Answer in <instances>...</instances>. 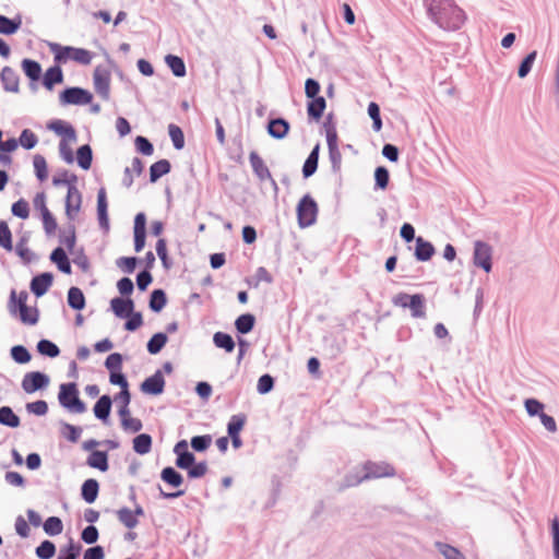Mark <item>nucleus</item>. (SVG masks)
I'll return each mask as SVG.
<instances>
[{"mask_svg": "<svg viewBox=\"0 0 559 559\" xmlns=\"http://www.w3.org/2000/svg\"><path fill=\"white\" fill-rule=\"evenodd\" d=\"M364 471L365 474L358 481L370 478L392 477L395 475L394 467L388 463L367 462L364 465Z\"/></svg>", "mask_w": 559, "mask_h": 559, "instance_id": "6e6552de", "label": "nucleus"}, {"mask_svg": "<svg viewBox=\"0 0 559 559\" xmlns=\"http://www.w3.org/2000/svg\"><path fill=\"white\" fill-rule=\"evenodd\" d=\"M11 210H12L13 215H15L20 218L26 219L29 216L28 203L23 199H20L19 201L13 203Z\"/></svg>", "mask_w": 559, "mask_h": 559, "instance_id": "4d7b16f0", "label": "nucleus"}, {"mask_svg": "<svg viewBox=\"0 0 559 559\" xmlns=\"http://www.w3.org/2000/svg\"><path fill=\"white\" fill-rule=\"evenodd\" d=\"M368 114H369L370 118L372 119V127H373L374 131H380L382 128V120L380 117V108H379L378 104L371 102L368 105Z\"/></svg>", "mask_w": 559, "mask_h": 559, "instance_id": "864d4df0", "label": "nucleus"}, {"mask_svg": "<svg viewBox=\"0 0 559 559\" xmlns=\"http://www.w3.org/2000/svg\"><path fill=\"white\" fill-rule=\"evenodd\" d=\"M170 171V163L167 159H160L154 163L150 168V180L157 181L162 176Z\"/></svg>", "mask_w": 559, "mask_h": 559, "instance_id": "a878e982", "label": "nucleus"}, {"mask_svg": "<svg viewBox=\"0 0 559 559\" xmlns=\"http://www.w3.org/2000/svg\"><path fill=\"white\" fill-rule=\"evenodd\" d=\"M20 144L26 150L33 148L37 144L36 134L28 129L23 130L20 135Z\"/></svg>", "mask_w": 559, "mask_h": 559, "instance_id": "6e6d98bb", "label": "nucleus"}, {"mask_svg": "<svg viewBox=\"0 0 559 559\" xmlns=\"http://www.w3.org/2000/svg\"><path fill=\"white\" fill-rule=\"evenodd\" d=\"M289 131V123L282 118L273 119L269 122L267 132L275 139H283Z\"/></svg>", "mask_w": 559, "mask_h": 559, "instance_id": "f3484780", "label": "nucleus"}, {"mask_svg": "<svg viewBox=\"0 0 559 559\" xmlns=\"http://www.w3.org/2000/svg\"><path fill=\"white\" fill-rule=\"evenodd\" d=\"M11 356L19 364H27L31 360V354L22 345L13 346L11 349Z\"/></svg>", "mask_w": 559, "mask_h": 559, "instance_id": "603ef678", "label": "nucleus"}, {"mask_svg": "<svg viewBox=\"0 0 559 559\" xmlns=\"http://www.w3.org/2000/svg\"><path fill=\"white\" fill-rule=\"evenodd\" d=\"M326 107V103L324 97L318 96L314 98H311V100L308 103L307 106V112L308 116L314 120H319Z\"/></svg>", "mask_w": 559, "mask_h": 559, "instance_id": "4be33fe9", "label": "nucleus"}, {"mask_svg": "<svg viewBox=\"0 0 559 559\" xmlns=\"http://www.w3.org/2000/svg\"><path fill=\"white\" fill-rule=\"evenodd\" d=\"M34 169L37 178L44 181L48 177L47 163L44 156L35 155L33 160Z\"/></svg>", "mask_w": 559, "mask_h": 559, "instance_id": "09e8293b", "label": "nucleus"}, {"mask_svg": "<svg viewBox=\"0 0 559 559\" xmlns=\"http://www.w3.org/2000/svg\"><path fill=\"white\" fill-rule=\"evenodd\" d=\"M114 313L119 318H127L133 312L134 304L132 299L114 298L110 301Z\"/></svg>", "mask_w": 559, "mask_h": 559, "instance_id": "dca6fc26", "label": "nucleus"}, {"mask_svg": "<svg viewBox=\"0 0 559 559\" xmlns=\"http://www.w3.org/2000/svg\"><path fill=\"white\" fill-rule=\"evenodd\" d=\"M167 343V335L164 333L154 334L147 343V350L150 354H157Z\"/></svg>", "mask_w": 559, "mask_h": 559, "instance_id": "37998d69", "label": "nucleus"}, {"mask_svg": "<svg viewBox=\"0 0 559 559\" xmlns=\"http://www.w3.org/2000/svg\"><path fill=\"white\" fill-rule=\"evenodd\" d=\"M491 259L492 248L486 242L476 241L473 255L474 264L489 273L491 271Z\"/></svg>", "mask_w": 559, "mask_h": 559, "instance_id": "0eeeda50", "label": "nucleus"}, {"mask_svg": "<svg viewBox=\"0 0 559 559\" xmlns=\"http://www.w3.org/2000/svg\"><path fill=\"white\" fill-rule=\"evenodd\" d=\"M37 350L41 354V355H45V356H48V357H57L60 353L58 346L48 341V340H41L38 342L37 344Z\"/></svg>", "mask_w": 559, "mask_h": 559, "instance_id": "49530a36", "label": "nucleus"}, {"mask_svg": "<svg viewBox=\"0 0 559 559\" xmlns=\"http://www.w3.org/2000/svg\"><path fill=\"white\" fill-rule=\"evenodd\" d=\"M319 147L316 146L312 152L309 154L308 158L306 159L304 167H302V174L305 177H310L313 175L318 167V159H319Z\"/></svg>", "mask_w": 559, "mask_h": 559, "instance_id": "e433bc0d", "label": "nucleus"}, {"mask_svg": "<svg viewBox=\"0 0 559 559\" xmlns=\"http://www.w3.org/2000/svg\"><path fill=\"white\" fill-rule=\"evenodd\" d=\"M0 247L9 252L13 250L12 233L4 221H0Z\"/></svg>", "mask_w": 559, "mask_h": 559, "instance_id": "58836bf2", "label": "nucleus"}, {"mask_svg": "<svg viewBox=\"0 0 559 559\" xmlns=\"http://www.w3.org/2000/svg\"><path fill=\"white\" fill-rule=\"evenodd\" d=\"M247 417L245 414H237L231 416L229 423H228V435L229 436H237L240 433V431L243 429L246 424Z\"/></svg>", "mask_w": 559, "mask_h": 559, "instance_id": "79ce46f5", "label": "nucleus"}, {"mask_svg": "<svg viewBox=\"0 0 559 559\" xmlns=\"http://www.w3.org/2000/svg\"><path fill=\"white\" fill-rule=\"evenodd\" d=\"M58 399L63 407L73 413L82 414L86 411L85 404L79 399L75 383L61 384Z\"/></svg>", "mask_w": 559, "mask_h": 559, "instance_id": "20e7f679", "label": "nucleus"}, {"mask_svg": "<svg viewBox=\"0 0 559 559\" xmlns=\"http://www.w3.org/2000/svg\"><path fill=\"white\" fill-rule=\"evenodd\" d=\"M94 87L100 96L107 98L109 95V78L107 75L99 73L98 71H95Z\"/></svg>", "mask_w": 559, "mask_h": 559, "instance_id": "473e14b6", "label": "nucleus"}, {"mask_svg": "<svg viewBox=\"0 0 559 559\" xmlns=\"http://www.w3.org/2000/svg\"><path fill=\"white\" fill-rule=\"evenodd\" d=\"M194 463V455L187 451L180 452L176 460V465L179 468L188 469Z\"/></svg>", "mask_w": 559, "mask_h": 559, "instance_id": "680f3d73", "label": "nucleus"}, {"mask_svg": "<svg viewBox=\"0 0 559 559\" xmlns=\"http://www.w3.org/2000/svg\"><path fill=\"white\" fill-rule=\"evenodd\" d=\"M525 408H526V412L531 415V416H535V415H538L540 416V414H543L544 412V405L535 400V399H528L525 401Z\"/></svg>", "mask_w": 559, "mask_h": 559, "instance_id": "338daca9", "label": "nucleus"}, {"mask_svg": "<svg viewBox=\"0 0 559 559\" xmlns=\"http://www.w3.org/2000/svg\"><path fill=\"white\" fill-rule=\"evenodd\" d=\"M318 215V204L309 195L306 194L297 205V218L300 227H309L314 224Z\"/></svg>", "mask_w": 559, "mask_h": 559, "instance_id": "39448f33", "label": "nucleus"}, {"mask_svg": "<svg viewBox=\"0 0 559 559\" xmlns=\"http://www.w3.org/2000/svg\"><path fill=\"white\" fill-rule=\"evenodd\" d=\"M169 136L177 150H181L185 145V136L182 130L176 124H169L168 127Z\"/></svg>", "mask_w": 559, "mask_h": 559, "instance_id": "8fccbe9b", "label": "nucleus"}, {"mask_svg": "<svg viewBox=\"0 0 559 559\" xmlns=\"http://www.w3.org/2000/svg\"><path fill=\"white\" fill-rule=\"evenodd\" d=\"M87 464L91 467L97 468L102 472H106L108 469V456L104 451H94L90 454L87 459Z\"/></svg>", "mask_w": 559, "mask_h": 559, "instance_id": "393cba45", "label": "nucleus"}, {"mask_svg": "<svg viewBox=\"0 0 559 559\" xmlns=\"http://www.w3.org/2000/svg\"><path fill=\"white\" fill-rule=\"evenodd\" d=\"M49 129H51L59 135L68 136L71 142H74L76 140L75 130L73 129V127L61 120L51 122L49 124Z\"/></svg>", "mask_w": 559, "mask_h": 559, "instance_id": "c85d7f7f", "label": "nucleus"}, {"mask_svg": "<svg viewBox=\"0 0 559 559\" xmlns=\"http://www.w3.org/2000/svg\"><path fill=\"white\" fill-rule=\"evenodd\" d=\"M56 552V547L50 540H44L37 548L36 555L40 559H50Z\"/></svg>", "mask_w": 559, "mask_h": 559, "instance_id": "3c124183", "label": "nucleus"}, {"mask_svg": "<svg viewBox=\"0 0 559 559\" xmlns=\"http://www.w3.org/2000/svg\"><path fill=\"white\" fill-rule=\"evenodd\" d=\"M250 165L254 171V174L261 179L264 180L271 177L270 170L266 167L265 163L261 158V156L257 152H251L249 155Z\"/></svg>", "mask_w": 559, "mask_h": 559, "instance_id": "a211bd4d", "label": "nucleus"}, {"mask_svg": "<svg viewBox=\"0 0 559 559\" xmlns=\"http://www.w3.org/2000/svg\"><path fill=\"white\" fill-rule=\"evenodd\" d=\"M21 26V21H13L4 15H0V33L5 35L14 34Z\"/></svg>", "mask_w": 559, "mask_h": 559, "instance_id": "de8ad7c7", "label": "nucleus"}, {"mask_svg": "<svg viewBox=\"0 0 559 559\" xmlns=\"http://www.w3.org/2000/svg\"><path fill=\"white\" fill-rule=\"evenodd\" d=\"M536 56H537V52L534 50L523 59V61L521 62V64L519 67V72H518L520 78H525L528 74V72L531 71L532 66L536 59Z\"/></svg>", "mask_w": 559, "mask_h": 559, "instance_id": "5fc2aeb1", "label": "nucleus"}, {"mask_svg": "<svg viewBox=\"0 0 559 559\" xmlns=\"http://www.w3.org/2000/svg\"><path fill=\"white\" fill-rule=\"evenodd\" d=\"M151 448H152V438L150 435L142 433V435L136 436L133 439V450L138 454H141V455L146 454L151 451Z\"/></svg>", "mask_w": 559, "mask_h": 559, "instance_id": "7c9ffc66", "label": "nucleus"}, {"mask_svg": "<svg viewBox=\"0 0 559 559\" xmlns=\"http://www.w3.org/2000/svg\"><path fill=\"white\" fill-rule=\"evenodd\" d=\"M254 317L250 313L241 314L236 319L235 326L241 334L249 333L254 325Z\"/></svg>", "mask_w": 559, "mask_h": 559, "instance_id": "4c0bfd02", "label": "nucleus"}, {"mask_svg": "<svg viewBox=\"0 0 559 559\" xmlns=\"http://www.w3.org/2000/svg\"><path fill=\"white\" fill-rule=\"evenodd\" d=\"M144 514L143 508L136 506L134 510L129 508H121L117 511L118 520L127 527L134 528L139 523V516Z\"/></svg>", "mask_w": 559, "mask_h": 559, "instance_id": "9d476101", "label": "nucleus"}, {"mask_svg": "<svg viewBox=\"0 0 559 559\" xmlns=\"http://www.w3.org/2000/svg\"><path fill=\"white\" fill-rule=\"evenodd\" d=\"M92 99L93 95L81 87H69L60 94L62 105H87Z\"/></svg>", "mask_w": 559, "mask_h": 559, "instance_id": "423d86ee", "label": "nucleus"}, {"mask_svg": "<svg viewBox=\"0 0 559 559\" xmlns=\"http://www.w3.org/2000/svg\"><path fill=\"white\" fill-rule=\"evenodd\" d=\"M145 215L136 214L134 218V250L140 252L145 246Z\"/></svg>", "mask_w": 559, "mask_h": 559, "instance_id": "ddd939ff", "label": "nucleus"}, {"mask_svg": "<svg viewBox=\"0 0 559 559\" xmlns=\"http://www.w3.org/2000/svg\"><path fill=\"white\" fill-rule=\"evenodd\" d=\"M165 380L160 371L155 372L153 376L146 378L142 384L141 390L144 393L157 395L164 391Z\"/></svg>", "mask_w": 559, "mask_h": 559, "instance_id": "9b49d317", "label": "nucleus"}, {"mask_svg": "<svg viewBox=\"0 0 559 559\" xmlns=\"http://www.w3.org/2000/svg\"><path fill=\"white\" fill-rule=\"evenodd\" d=\"M52 284V275L50 273H43L35 276L31 282V289L37 297L43 296Z\"/></svg>", "mask_w": 559, "mask_h": 559, "instance_id": "2eb2a0df", "label": "nucleus"}, {"mask_svg": "<svg viewBox=\"0 0 559 559\" xmlns=\"http://www.w3.org/2000/svg\"><path fill=\"white\" fill-rule=\"evenodd\" d=\"M428 12L435 22L447 31H456L465 22L464 11L452 0H431Z\"/></svg>", "mask_w": 559, "mask_h": 559, "instance_id": "f257e3e1", "label": "nucleus"}, {"mask_svg": "<svg viewBox=\"0 0 559 559\" xmlns=\"http://www.w3.org/2000/svg\"><path fill=\"white\" fill-rule=\"evenodd\" d=\"M551 533L554 540V555L556 559H559V520L555 518L551 521Z\"/></svg>", "mask_w": 559, "mask_h": 559, "instance_id": "774afa93", "label": "nucleus"}, {"mask_svg": "<svg viewBox=\"0 0 559 559\" xmlns=\"http://www.w3.org/2000/svg\"><path fill=\"white\" fill-rule=\"evenodd\" d=\"M22 68L24 73L33 81H36L40 78L41 67L37 61L31 59H24L22 61Z\"/></svg>", "mask_w": 559, "mask_h": 559, "instance_id": "f704fd0d", "label": "nucleus"}, {"mask_svg": "<svg viewBox=\"0 0 559 559\" xmlns=\"http://www.w3.org/2000/svg\"><path fill=\"white\" fill-rule=\"evenodd\" d=\"M439 549L447 559H465L464 555L459 549L450 545L440 544Z\"/></svg>", "mask_w": 559, "mask_h": 559, "instance_id": "052dcab7", "label": "nucleus"}, {"mask_svg": "<svg viewBox=\"0 0 559 559\" xmlns=\"http://www.w3.org/2000/svg\"><path fill=\"white\" fill-rule=\"evenodd\" d=\"M81 203L82 195L80 191L74 186H70L66 200V212L68 217L73 218L79 213Z\"/></svg>", "mask_w": 559, "mask_h": 559, "instance_id": "f8f14e48", "label": "nucleus"}, {"mask_svg": "<svg viewBox=\"0 0 559 559\" xmlns=\"http://www.w3.org/2000/svg\"><path fill=\"white\" fill-rule=\"evenodd\" d=\"M1 81L7 92L17 93L20 90V78L17 72L10 68L4 67L1 71Z\"/></svg>", "mask_w": 559, "mask_h": 559, "instance_id": "4468645a", "label": "nucleus"}, {"mask_svg": "<svg viewBox=\"0 0 559 559\" xmlns=\"http://www.w3.org/2000/svg\"><path fill=\"white\" fill-rule=\"evenodd\" d=\"M160 478L173 487H179L183 481L182 476L173 467H165L160 473Z\"/></svg>", "mask_w": 559, "mask_h": 559, "instance_id": "72a5a7b5", "label": "nucleus"}, {"mask_svg": "<svg viewBox=\"0 0 559 559\" xmlns=\"http://www.w3.org/2000/svg\"><path fill=\"white\" fill-rule=\"evenodd\" d=\"M412 311L414 318H424L425 312V297L421 294L412 295V300L407 307Z\"/></svg>", "mask_w": 559, "mask_h": 559, "instance_id": "2f4dec72", "label": "nucleus"}, {"mask_svg": "<svg viewBox=\"0 0 559 559\" xmlns=\"http://www.w3.org/2000/svg\"><path fill=\"white\" fill-rule=\"evenodd\" d=\"M50 51L55 56V61L58 63H66L73 60L80 64H90L93 59V53L84 48H74L70 46H61L59 44H50Z\"/></svg>", "mask_w": 559, "mask_h": 559, "instance_id": "7ed1b4c3", "label": "nucleus"}, {"mask_svg": "<svg viewBox=\"0 0 559 559\" xmlns=\"http://www.w3.org/2000/svg\"><path fill=\"white\" fill-rule=\"evenodd\" d=\"M107 197L104 188L99 189L97 194V215L102 227L108 228V214H107Z\"/></svg>", "mask_w": 559, "mask_h": 559, "instance_id": "6ab92c4d", "label": "nucleus"}, {"mask_svg": "<svg viewBox=\"0 0 559 559\" xmlns=\"http://www.w3.org/2000/svg\"><path fill=\"white\" fill-rule=\"evenodd\" d=\"M63 81V74L59 67L49 68L44 75V86L51 91L56 84Z\"/></svg>", "mask_w": 559, "mask_h": 559, "instance_id": "b1692460", "label": "nucleus"}, {"mask_svg": "<svg viewBox=\"0 0 559 559\" xmlns=\"http://www.w3.org/2000/svg\"><path fill=\"white\" fill-rule=\"evenodd\" d=\"M62 530V521L57 516H50L44 523V531L50 536L59 535Z\"/></svg>", "mask_w": 559, "mask_h": 559, "instance_id": "a18cd8bd", "label": "nucleus"}, {"mask_svg": "<svg viewBox=\"0 0 559 559\" xmlns=\"http://www.w3.org/2000/svg\"><path fill=\"white\" fill-rule=\"evenodd\" d=\"M213 342L217 347L224 348L227 353H231L235 348V342L233 337L229 334L223 332H216L214 334Z\"/></svg>", "mask_w": 559, "mask_h": 559, "instance_id": "c9c22d12", "label": "nucleus"}, {"mask_svg": "<svg viewBox=\"0 0 559 559\" xmlns=\"http://www.w3.org/2000/svg\"><path fill=\"white\" fill-rule=\"evenodd\" d=\"M49 382L46 374L39 371H32L24 376L22 380V389L26 393H34L37 390L45 388Z\"/></svg>", "mask_w": 559, "mask_h": 559, "instance_id": "1a4fd4ad", "label": "nucleus"}, {"mask_svg": "<svg viewBox=\"0 0 559 559\" xmlns=\"http://www.w3.org/2000/svg\"><path fill=\"white\" fill-rule=\"evenodd\" d=\"M110 409L111 399L108 395L100 396L93 408L94 415L103 421H106L108 419Z\"/></svg>", "mask_w": 559, "mask_h": 559, "instance_id": "412c9836", "label": "nucleus"}, {"mask_svg": "<svg viewBox=\"0 0 559 559\" xmlns=\"http://www.w3.org/2000/svg\"><path fill=\"white\" fill-rule=\"evenodd\" d=\"M165 62L170 68L175 76L182 78L186 75V66L180 57L167 55L165 57Z\"/></svg>", "mask_w": 559, "mask_h": 559, "instance_id": "bb28decb", "label": "nucleus"}, {"mask_svg": "<svg viewBox=\"0 0 559 559\" xmlns=\"http://www.w3.org/2000/svg\"><path fill=\"white\" fill-rule=\"evenodd\" d=\"M376 183L380 189H385L389 185V171L384 167H378L374 171Z\"/></svg>", "mask_w": 559, "mask_h": 559, "instance_id": "69168bd1", "label": "nucleus"}, {"mask_svg": "<svg viewBox=\"0 0 559 559\" xmlns=\"http://www.w3.org/2000/svg\"><path fill=\"white\" fill-rule=\"evenodd\" d=\"M135 147L140 153L147 156L152 155L154 152L152 143L146 138L141 135L136 136L135 139Z\"/></svg>", "mask_w": 559, "mask_h": 559, "instance_id": "e2e57ef3", "label": "nucleus"}, {"mask_svg": "<svg viewBox=\"0 0 559 559\" xmlns=\"http://www.w3.org/2000/svg\"><path fill=\"white\" fill-rule=\"evenodd\" d=\"M0 424L15 428L20 425V418L8 406L0 408Z\"/></svg>", "mask_w": 559, "mask_h": 559, "instance_id": "ea45409f", "label": "nucleus"}, {"mask_svg": "<svg viewBox=\"0 0 559 559\" xmlns=\"http://www.w3.org/2000/svg\"><path fill=\"white\" fill-rule=\"evenodd\" d=\"M105 366L110 372L121 371L122 356L119 353L110 354L106 358Z\"/></svg>", "mask_w": 559, "mask_h": 559, "instance_id": "13d9d810", "label": "nucleus"}, {"mask_svg": "<svg viewBox=\"0 0 559 559\" xmlns=\"http://www.w3.org/2000/svg\"><path fill=\"white\" fill-rule=\"evenodd\" d=\"M98 495V483L95 479H87L82 486V497L87 503H93Z\"/></svg>", "mask_w": 559, "mask_h": 559, "instance_id": "cd10ccee", "label": "nucleus"}, {"mask_svg": "<svg viewBox=\"0 0 559 559\" xmlns=\"http://www.w3.org/2000/svg\"><path fill=\"white\" fill-rule=\"evenodd\" d=\"M435 253L433 246L421 237L416 239L415 255L419 261H428Z\"/></svg>", "mask_w": 559, "mask_h": 559, "instance_id": "5701e85b", "label": "nucleus"}, {"mask_svg": "<svg viewBox=\"0 0 559 559\" xmlns=\"http://www.w3.org/2000/svg\"><path fill=\"white\" fill-rule=\"evenodd\" d=\"M43 226L47 235L55 234L57 229V222L50 211H47L41 215Z\"/></svg>", "mask_w": 559, "mask_h": 559, "instance_id": "bf43d9fd", "label": "nucleus"}, {"mask_svg": "<svg viewBox=\"0 0 559 559\" xmlns=\"http://www.w3.org/2000/svg\"><path fill=\"white\" fill-rule=\"evenodd\" d=\"M68 304L75 310H82L85 307V297L78 287H71L68 292Z\"/></svg>", "mask_w": 559, "mask_h": 559, "instance_id": "c756f323", "label": "nucleus"}, {"mask_svg": "<svg viewBox=\"0 0 559 559\" xmlns=\"http://www.w3.org/2000/svg\"><path fill=\"white\" fill-rule=\"evenodd\" d=\"M92 150L88 145H82L76 152L78 164L85 170L92 165Z\"/></svg>", "mask_w": 559, "mask_h": 559, "instance_id": "a19ab883", "label": "nucleus"}, {"mask_svg": "<svg viewBox=\"0 0 559 559\" xmlns=\"http://www.w3.org/2000/svg\"><path fill=\"white\" fill-rule=\"evenodd\" d=\"M211 437L210 436H197V437H193L192 440H191V447L195 450V451H204L206 450L210 444H211Z\"/></svg>", "mask_w": 559, "mask_h": 559, "instance_id": "0e129e2a", "label": "nucleus"}, {"mask_svg": "<svg viewBox=\"0 0 559 559\" xmlns=\"http://www.w3.org/2000/svg\"><path fill=\"white\" fill-rule=\"evenodd\" d=\"M28 294L21 292L16 294L12 290L9 301V310L12 314L19 313L21 321L27 325H34L38 321V311L36 308H31L26 305Z\"/></svg>", "mask_w": 559, "mask_h": 559, "instance_id": "f03ea898", "label": "nucleus"}, {"mask_svg": "<svg viewBox=\"0 0 559 559\" xmlns=\"http://www.w3.org/2000/svg\"><path fill=\"white\" fill-rule=\"evenodd\" d=\"M50 259L58 266V269L61 272H63L66 274H71V271H72L71 264L67 257L66 251L62 248H60V247L56 248L51 252Z\"/></svg>", "mask_w": 559, "mask_h": 559, "instance_id": "aec40b11", "label": "nucleus"}, {"mask_svg": "<svg viewBox=\"0 0 559 559\" xmlns=\"http://www.w3.org/2000/svg\"><path fill=\"white\" fill-rule=\"evenodd\" d=\"M166 301L167 299L164 290L155 289L151 295L150 308L155 312H159L165 307Z\"/></svg>", "mask_w": 559, "mask_h": 559, "instance_id": "c03bdc74", "label": "nucleus"}]
</instances>
